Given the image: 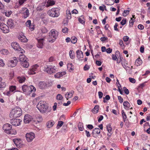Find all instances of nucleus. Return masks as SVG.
I'll use <instances>...</instances> for the list:
<instances>
[{"instance_id":"nucleus-1","label":"nucleus","mask_w":150,"mask_h":150,"mask_svg":"<svg viewBox=\"0 0 150 150\" xmlns=\"http://www.w3.org/2000/svg\"><path fill=\"white\" fill-rule=\"evenodd\" d=\"M37 107L42 113L48 112L51 110L50 108L48 106L45 102L43 101L39 102L37 105Z\"/></svg>"},{"instance_id":"nucleus-2","label":"nucleus","mask_w":150,"mask_h":150,"mask_svg":"<svg viewBox=\"0 0 150 150\" xmlns=\"http://www.w3.org/2000/svg\"><path fill=\"white\" fill-rule=\"evenodd\" d=\"M22 114V112L21 109L19 107H16L12 110L9 116L12 119L20 117Z\"/></svg>"},{"instance_id":"nucleus-3","label":"nucleus","mask_w":150,"mask_h":150,"mask_svg":"<svg viewBox=\"0 0 150 150\" xmlns=\"http://www.w3.org/2000/svg\"><path fill=\"white\" fill-rule=\"evenodd\" d=\"M47 14L52 17H58L59 15V9L58 8H53L49 10Z\"/></svg>"},{"instance_id":"nucleus-4","label":"nucleus","mask_w":150,"mask_h":150,"mask_svg":"<svg viewBox=\"0 0 150 150\" xmlns=\"http://www.w3.org/2000/svg\"><path fill=\"white\" fill-rule=\"evenodd\" d=\"M44 70L50 74L55 73L57 71V69L55 66L52 67L51 66H48L47 65L45 66Z\"/></svg>"},{"instance_id":"nucleus-5","label":"nucleus","mask_w":150,"mask_h":150,"mask_svg":"<svg viewBox=\"0 0 150 150\" xmlns=\"http://www.w3.org/2000/svg\"><path fill=\"white\" fill-rule=\"evenodd\" d=\"M22 89L24 92H32L35 91L36 88L33 86L30 85L29 86L26 85H24L22 86Z\"/></svg>"},{"instance_id":"nucleus-6","label":"nucleus","mask_w":150,"mask_h":150,"mask_svg":"<svg viewBox=\"0 0 150 150\" xmlns=\"http://www.w3.org/2000/svg\"><path fill=\"white\" fill-rule=\"evenodd\" d=\"M25 137L28 142H30L35 138V135L34 133L30 132L26 134Z\"/></svg>"},{"instance_id":"nucleus-7","label":"nucleus","mask_w":150,"mask_h":150,"mask_svg":"<svg viewBox=\"0 0 150 150\" xmlns=\"http://www.w3.org/2000/svg\"><path fill=\"white\" fill-rule=\"evenodd\" d=\"M51 34L50 35V37L51 38H54V39H52L51 40L52 42H53L58 37V32L54 30H52L51 31ZM50 42L51 41H50Z\"/></svg>"},{"instance_id":"nucleus-8","label":"nucleus","mask_w":150,"mask_h":150,"mask_svg":"<svg viewBox=\"0 0 150 150\" xmlns=\"http://www.w3.org/2000/svg\"><path fill=\"white\" fill-rule=\"evenodd\" d=\"M12 119L11 120L10 122V123L13 125L17 126L21 124V122H22L21 120L19 119Z\"/></svg>"},{"instance_id":"nucleus-9","label":"nucleus","mask_w":150,"mask_h":150,"mask_svg":"<svg viewBox=\"0 0 150 150\" xmlns=\"http://www.w3.org/2000/svg\"><path fill=\"white\" fill-rule=\"evenodd\" d=\"M12 126L11 125L9 124L6 123L4 125L3 127V129L5 132L8 133V132L11 129Z\"/></svg>"},{"instance_id":"nucleus-10","label":"nucleus","mask_w":150,"mask_h":150,"mask_svg":"<svg viewBox=\"0 0 150 150\" xmlns=\"http://www.w3.org/2000/svg\"><path fill=\"white\" fill-rule=\"evenodd\" d=\"M39 67V66L37 64H36L32 66V68L30 69L28 71L29 74H34L36 73L35 71H36L37 68Z\"/></svg>"},{"instance_id":"nucleus-11","label":"nucleus","mask_w":150,"mask_h":150,"mask_svg":"<svg viewBox=\"0 0 150 150\" xmlns=\"http://www.w3.org/2000/svg\"><path fill=\"white\" fill-rule=\"evenodd\" d=\"M38 43L37 44V47L38 48H42L43 47L44 45V38L37 39Z\"/></svg>"},{"instance_id":"nucleus-12","label":"nucleus","mask_w":150,"mask_h":150,"mask_svg":"<svg viewBox=\"0 0 150 150\" xmlns=\"http://www.w3.org/2000/svg\"><path fill=\"white\" fill-rule=\"evenodd\" d=\"M38 87L40 89H43L46 87L47 84L44 81H41L38 84Z\"/></svg>"},{"instance_id":"nucleus-13","label":"nucleus","mask_w":150,"mask_h":150,"mask_svg":"<svg viewBox=\"0 0 150 150\" xmlns=\"http://www.w3.org/2000/svg\"><path fill=\"white\" fill-rule=\"evenodd\" d=\"M32 120V118L30 115H25L24 117V122L25 123H29Z\"/></svg>"},{"instance_id":"nucleus-14","label":"nucleus","mask_w":150,"mask_h":150,"mask_svg":"<svg viewBox=\"0 0 150 150\" xmlns=\"http://www.w3.org/2000/svg\"><path fill=\"white\" fill-rule=\"evenodd\" d=\"M11 47L16 50H17L19 49H21V47L17 42H12L11 43Z\"/></svg>"},{"instance_id":"nucleus-15","label":"nucleus","mask_w":150,"mask_h":150,"mask_svg":"<svg viewBox=\"0 0 150 150\" xmlns=\"http://www.w3.org/2000/svg\"><path fill=\"white\" fill-rule=\"evenodd\" d=\"M3 24V26L1 29L3 32L5 33H8L9 31L8 26L5 24Z\"/></svg>"},{"instance_id":"nucleus-16","label":"nucleus","mask_w":150,"mask_h":150,"mask_svg":"<svg viewBox=\"0 0 150 150\" xmlns=\"http://www.w3.org/2000/svg\"><path fill=\"white\" fill-rule=\"evenodd\" d=\"M18 38L22 42H27V39L26 37L22 34L19 35L18 36Z\"/></svg>"},{"instance_id":"nucleus-17","label":"nucleus","mask_w":150,"mask_h":150,"mask_svg":"<svg viewBox=\"0 0 150 150\" xmlns=\"http://www.w3.org/2000/svg\"><path fill=\"white\" fill-rule=\"evenodd\" d=\"M66 74V73L65 71L59 72L55 74L54 76L56 78H58L63 76V75H65Z\"/></svg>"},{"instance_id":"nucleus-18","label":"nucleus","mask_w":150,"mask_h":150,"mask_svg":"<svg viewBox=\"0 0 150 150\" xmlns=\"http://www.w3.org/2000/svg\"><path fill=\"white\" fill-rule=\"evenodd\" d=\"M16 100L19 101L23 99L22 93L19 91L16 94Z\"/></svg>"},{"instance_id":"nucleus-19","label":"nucleus","mask_w":150,"mask_h":150,"mask_svg":"<svg viewBox=\"0 0 150 150\" xmlns=\"http://www.w3.org/2000/svg\"><path fill=\"white\" fill-rule=\"evenodd\" d=\"M24 12L23 13V17L24 18H25L29 16V11L28 9L26 8H25L24 9Z\"/></svg>"},{"instance_id":"nucleus-20","label":"nucleus","mask_w":150,"mask_h":150,"mask_svg":"<svg viewBox=\"0 0 150 150\" xmlns=\"http://www.w3.org/2000/svg\"><path fill=\"white\" fill-rule=\"evenodd\" d=\"M100 132V130L99 128H95L93 131L92 134L93 137L96 136V134H98Z\"/></svg>"},{"instance_id":"nucleus-21","label":"nucleus","mask_w":150,"mask_h":150,"mask_svg":"<svg viewBox=\"0 0 150 150\" xmlns=\"http://www.w3.org/2000/svg\"><path fill=\"white\" fill-rule=\"evenodd\" d=\"M77 56L79 59L81 58H83V52L80 50H78L76 52Z\"/></svg>"},{"instance_id":"nucleus-22","label":"nucleus","mask_w":150,"mask_h":150,"mask_svg":"<svg viewBox=\"0 0 150 150\" xmlns=\"http://www.w3.org/2000/svg\"><path fill=\"white\" fill-rule=\"evenodd\" d=\"M27 58L25 57L24 55H20L19 57V60L21 62H24L26 60Z\"/></svg>"},{"instance_id":"nucleus-23","label":"nucleus","mask_w":150,"mask_h":150,"mask_svg":"<svg viewBox=\"0 0 150 150\" xmlns=\"http://www.w3.org/2000/svg\"><path fill=\"white\" fill-rule=\"evenodd\" d=\"M55 4V2L53 0H48L47 2V4L46 5L47 7L52 6Z\"/></svg>"},{"instance_id":"nucleus-24","label":"nucleus","mask_w":150,"mask_h":150,"mask_svg":"<svg viewBox=\"0 0 150 150\" xmlns=\"http://www.w3.org/2000/svg\"><path fill=\"white\" fill-rule=\"evenodd\" d=\"M2 13L7 17H9L11 14L12 12L10 10L2 11Z\"/></svg>"},{"instance_id":"nucleus-25","label":"nucleus","mask_w":150,"mask_h":150,"mask_svg":"<svg viewBox=\"0 0 150 150\" xmlns=\"http://www.w3.org/2000/svg\"><path fill=\"white\" fill-rule=\"evenodd\" d=\"M107 129L109 132V134H108V135L109 136H110L112 134V128L111 127L110 125V124L108 125L107 126Z\"/></svg>"},{"instance_id":"nucleus-26","label":"nucleus","mask_w":150,"mask_h":150,"mask_svg":"<svg viewBox=\"0 0 150 150\" xmlns=\"http://www.w3.org/2000/svg\"><path fill=\"white\" fill-rule=\"evenodd\" d=\"M17 79L19 83H22L25 81L26 78L24 76H21L18 77H17Z\"/></svg>"},{"instance_id":"nucleus-27","label":"nucleus","mask_w":150,"mask_h":150,"mask_svg":"<svg viewBox=\"0 0 150 150\" xmlns=\"http://www.w3.org/2000/svg\"><path fill=\"white\" fill-rule=\"evenodd\" d=\"M13 142L16 146L18 147L17 146H19L21 143V139H13Z\"/></svg>"},{"instance_id":"nucleus-28","label":"nucleus","mask_w":150,"mask_h":150,"mask_svg":"<svg viewBox=\"0 0 150 150\" xmlns=\"http://www.w3.org/2000/svg\"><path fill=\"white\" fill-rule=\"evenodd\" d=\"M18 62V61H14V60H11L10 61V66L11 67H14L16 65Z\"/></svg>"},{"instance_id":"nucleus-29","label":"nucleus","mask_w":150,"mask_h":150,"mask_svg":"<svg viewBox=\"0 0 150 150\" xmlns=\"http://www.w3.org/2000/svg\"><path fill=\"white\" fill-rule=\"evenodd\" d=\"M21 64L24 67L28 68L29 66V63L26 60L24 62H21Z\"/></svg>"},{"instance_id":"nucleus-30","label":"nucleus","mask_w":150,"mask_h":150,"mask_svg":"<svg viewBox=\"0 0 150 150\" xmlns=\"http://www.w3.org/2000/svg\"><path fill=\"white\" fill-rule=\"evenodd\" d=\"M115 54H113L112 55V57L113 60H116L117 59V57L118 56L117 54H120V52L119 51H116L115 52Z\"/></svg>"},{"instance_id":"nucleus-31","label":"nucleus","mask_w":150,"mask_h":150,"mask_svg":"<svg viewBox=\"0 0 150 150\" xmlns=\"http://www.w3.org/2000/svg\"><path fill=\"white\" fill-rule=\"evenodd\" d=\"M123 105L125 109L127 108H129L130 106V103L127 101H125L123 102Z\"/></svg>"},{"instance_id":"nucleus-32","label":"nucleus","mask_w":150,"mask_h":150,"mask_svg":"<svg viewBox=\"0 0 150 150\" xmlns=\"http://www.w3.org/2000/svg\"><path fill=\"white\" fill-rule=\"evenodd\" d=\"M74 93L67 92L65 94V96L67 100H68L69 98H71L73 96Z\"/></svg>"},{"instance_id":"nucleus-33","label":"nucleus","mask_w":150,"mask_h":150,"mask_svg":"<svg viewBox=\"0 0 150 150\" xmlns=\"http://www.w3.org/2000/svg\"><path fill=\"white\" fill-rule=\"evenodd\" d=\"M54 124V122L51 121L48 122L46 123V125L48 128H50L52 127Z\"/></svg>"},{"instance_id":"nucleus-34","label":"nucleus","mask_w":150,"mask_h":150,"mask_svg":"<svg viewBox=\"0 0 150 150\" xmlns=\"http://www.w3.org/2000/svg\"><path fill=\"white\" fill-rule=\"evenodd\" d=\"M99 107L98 105H96L95 106L94 108L92 110V112L95 113H98V111Z\"/></svg>"},{"instance_id":"nucleus-35","label":"nucleus","mask_w":150,"mask_h":150,"mask_svg":"<svg viewBox=\"0 0 150 150\" xmlns=\"http://www.w3.org/2000/svg\"><path fill=\"white\" fill-rule=\"evenodd\" d=\"M7 24L8 25V27L11 28L13 27L14 26V24L13 23V21L12 20H9L7 22Z\"/></svg>"},{"instance_id":"nucleus-36","label":"nucleus","mask_w":150,"mask_h":150,"mask_svg":"<svg viewBox=\"0 0 150 150\" xmlns=\"http://www.w3.org/2000/svg\"><path fill=\"white\" fill-rule=\"evenodd\" d=\"M121 113H122V117H123V121H124V122H125V121H126V119L127 118L126 115V114H125V112H124V111L123 110H122V111Z\"/></svg>"},{"instance_id":"nucleus-37","label":"nucleus","mask_w":150,"mask_h":150,"mask_svg":"<svg viewBox=\"0 0 150 150\" xmlns=\"http://www.w3.org/2000/svg\"><path fill=\"white\" fill-rule=\"evenodd\" d=\"M77 41V39L76 37L73 36L71 38V42L73 44H75L76 42Z\"/></svg>"},{"instance_id":"nucleus-38","label":"nucleus","mask_w":150,"mask_h":150,"mask_svg":"<svg viewBox=\"0 0 150 150\" xmlns=\"http://www.w3.org/2000/svg\"><path fill=\"white\" fill-rule=\"evenodd\" d=\"M142 62V61L140 59H137L135 61V64L137 66H138L141 64Z\"/></svg>"},{"instance_id":"nucleus-39","label":"nucleus","mask_w":150,"mask_h":150,"mask_svg":"<svg viewBox=\"0 0 150 150\" xmlns=\"http://www.w3.org/2000/svg\"><path fill=\"white\" fill-rule=\"evenodd\" d=\"M6 86V84L4 82H1L0 83V90L2 89V88H4Z\"/></svg>"},{"instance_id":"nucleus-40","label":"nucleus","mask_w":150,"mask_h":150,"mask_svg":"<svg viewBox=\"0 0 150 150\" xmlns=\"http://www.w3.org/2000/svg\"><path fill=\"white\" fill-rule=\"evenodd\" d=\"M78 20L80 23L82 24H83L85 23L84 18L82 16H81V17L79 18Z\"/></svg>"},{"instance_id":"nucleus-41","label":"nucleus","mask_w":150,"mask_h":150,"mask_svg":"<svg viewBox=\"0 0 150 150\" xmlns=\"http://www.w3.org/2000/svg\"><path fill=\"white\" fill-rule=\"evenodd\" d=\"M78 127L79 130L81 131H83V127L82 125V123L79 122L78 125Z\"/></svg>"},{"instance_id":"nucleus-42","label":"nucleus","mask_w":150,"mask_h":150,"mask_svg":"<svg viewBox=\"0 0 150 150\" xmlns=\"http://www.w3.org/2000/svg\"><path fill=\"white\" fill-rule=\"evenodd\" d=\"M70 57L71 59H73L74 57V53L72 50H70L69 52Z\"/></svg>"},{"instance_id":"nucleus-43","label":"nucleus","mask_w":150,"mask_h":150,"mask_svg":"<svg viewBox=\"0 0 150 150\" xmlns=\"http://www.w3.org/2000/svg\"><path fill=\"white\" fill-rule=\"evenodd\" d=\"M9 90L12 92H13L16 88V87L15 86H11L9 87Z\"/></svg>"},{"instance_id":"nucleus-44","label":"nucleus","mask_w":150,"mask_h":150,"mask_svg":"<svg viewBox=\"0 0 150 150\" xmlns=\"http://www.w3.org/2000/svg\"><path fill=\"white\" fill-rule=\"evenodd\" d=\"M41 30L42 33H46L48 31L47 30L45 27H43L41 29Z\"/></svg>"},{"instance_id":"nucleus-45","label":"nucleus","mask_w":150,"mask_h":150,"mask_svg":"<svg viewBox=\"0 0 150 150\" xmlns=\"http://www.w3.org/2000/svg\"><path fill=\"white\" fill-rule=\"evenodd\" d=\"M129 12V10H125L123 13V16L125 17L128 14Z\"/></svg>"},{"instance_id":"nucleus-46","label":"nucleus","mask_w":150,"mask_h":150,"mask_svg":"<svg viewBox=\"0 0 150 150\" xmlns=\"http://www.w3.org/2000/svg\"><path fill=\"white\" fill-rule=\"evenodd\" d=\"M67 68H70L71 70H73L74 67L73 64L71 63H69L67 64Z\"/></svg>"},{"instance_id":"nucleus-47","label":"nucleus","mask_w":150,"mask_h":150,"mask_svg":"<svg viewBox=\"0 0 150 150\" xmlns=\"http://www.w3.org/2000/svg\"><path fill=\"white\" fill-rule=\"evenodd\" d=\"M62 98V96L59 94H58L56 97L57 99L58 100H61Z\"/></svg>"},{"instance_id":"nucleus-48","label":"nucleus","mask_w":150,"mask_h":150,"mask_svg":"<svg viewBox=\"0 0 150 150\" xmlns=\"http://www.w3.org/2000/svg\"><path fill=\"white\" fill-rule=\"evenodd\" d=\"M123 90L126 94L128 95L129 94V90L126 87H123Z\"/></svg>"},{"instance_id":"nucleus-49","label":"nucleus","mask_w":150,"mask_h":150,"mask_svg":"<svg viewBox=\"0 0 150 150\" xmlns=\"http://www.w3.org/2000/svg\"><path fill=\"white\" fill-rule=\"evenodd\" d=\"M137 117H136L135 116L134 117H133L132 119L131 120V121L132 123H133L135 122H137Z\"/></svg>"},{"instance_id":"nucleus-50","label":"nucleus","mask_w":150,"mask_h":150,"mask_svg":"<svg viewBox=\"0 0 150 150\" xmlns=\"http://www.w3.org/2000/svg\"><path fill=\"white\" fill-rule=\"evenodd\" d=\"M8 134H16V131L15 129H12L11 131L8 132Z\"/></svg>"},{"instance_id":"nucleus-51","label":"nucleus","mask_w":150,"mask_h":150,"mask_svg":"<svg viewBox=\"0 0 150 150\" xmlns=\"http://www.w3.org/2000/svg\"><path fill=\"white\" fill-rule=\"evenodd\" d=\"M62 31L64 33H67L68 31V29L66 27H64L62 29Z\"/></svg>"},{"instance_id":"nucleus-52","label":"nucleus","mask_w":150,"mask_h":150,"mask_svg":"<svg viewBox=\"0 0 150 150\" xmlns=\"http://www.w3.org/2000/svg\"><path fill=\"white\" fill-rule=\"evenodd\" d=\"M1 53L3 54H8V51L6 50L3 49L1 51Z\"/></svg>"},{"instance_id":"nucleus-53","label":"nucleus","mask_w":150,"mask_h":150,"mask_svg":"<svg viewBox=\"0 0 150 150\" xmlns=\"http://www.w3.org/2000/svg\"><path fill=\"white\" fill-rule=\"evenodd\" d=\"M118 98L119 101L120 103H122L123 102V99L122 98V97L120 96H118Z\"/></svg>"},{"instance_id":"nucleus-54","label":"nucleus","mask_w":150,"mask_h":150,"mask_svg":"<svg viewBox=\"0 0 150 150\" xmlns=\"http://www.w3.org/2000/svg\"><path fill=\"white\" fill-rule=\"evenodd\" d=\"M129 81L131 82L132 83H135L136 80L134 79L131 78H129Z\"/></svg>"},{"instance_id":"nucleus-55","label":"nucleus","mask_w":150,"mask_h":150,"mask_svg":"<svg viewBox=\"0 0 150 150\" xmlns=\"http://www.w3.org/2000/svg\"><path fill=\"white\" fill-rule=\"evenodd\" d=\"M129 39V37L127 36H125L123 38V40L124 41L127 42Z\"/></svg>"},{"instance_id":"nucleus-56","label":"nucleus","mask_w":150,"mask_h":150,"mask_svg":"<svg viewBox=\"0 0 150 150\" xmlns=\"http://www.w3.org/2000/svg\"><path fill=\"white\" fill-rule=\"evenodd\" d=\"M31 24V21L30 20H28L25 23V25L26 26H29Z\"/></svg>"},{"instance_id":"nucleus-57","label":"nucleus","mask_w":150,"mask_h":150,"mask_svg":"<svg viewBox=\"0 0 150 150\" xmlns=\"http://www.w3.org/2000/svg\"><path fill=\"white\" fill-rule=\"evenodd\" d=\"M127 22V20L126 19L123 20L120 22L121 24L122 25H125Z\"/></svg>"},{"instance_id":"nucleus-58","label":"nucleus","mask_w":150,"mask_h":150,"mask_svg":"<svg viewBox=\"0 0 150 150\" xmlns=\"http://www.w3.org/2000/svg\"><path fill=\"white\" fill-rule=\"evenodd\" d=\"M98 96L99 98H101L103 96V93L101 91H99L98 92Z\"/></svg>"},{"instance_id":"nucleus-59","label":"nucleus","mask_w":150,"mask_h":150,"mask_svg":"<svg viewBox=\"0 0 150 150\" xmlns=\"http://www.w3.org/2000/svg\"><path fill=\"white\" fill-rule=\"evenodd\" d=\"M138 28L140 30H143L144 29V26L142 24H139L138 26Z\"/></svg>"},{"instance_id":"nucleus-60","label":"nucleus","mask_w":150,"mask_h":150,"mask_svg":"<svg viewBox=\"0 0 150 150\" xmlns=\"http://www.w3.org/2000/svg\"><path fill=\"white\" fill-rule=\"evenodd\" d=\"M4 65L3 60L0 59V66L3 67Z\"/></svg>"},{"instance_id":"nucleus-61","label":"nucleus","mask_w":150,"mask_h":150,"mask_svg":"<svg viewBox=\"0 0 150 150\" xmlns=\"http://www.w3.org/2000/svg\"><path fill=\"white\" fill-rule=\"evenodd\" d=\"M112 50V49H111L110 48H109L106 49V52L107 53L110 54Z\"/></svg>"},{"instance_id":"nucleus-62","label":"nucleus","mask_w":150,"mask_h":150,"mask_svg":"<svg viewBox=\"0 0 150 150\" xmlns=\"http://www.w3.org/2000/svg\"><path fill=\"white\" fill-rule=\"evenodd\" d=\"M64 123V122L62 121H59L57 125L59 127H61Z\"/></svg>"},{"instance_id":"nucleus-63","label":"nucleus","mask_w":150,"mask_h":150,"mask_svg":"<svg viewBox=\"0 0 150 150\" xmlns=\"http://www.w3.org/2000/svg\"><path fill=\"white\" fill-rule=\"evenodd\" d=\"M117 26H118L117 23H116L115 24V25L114 26V30H115L118 31L119 30L118 29V28H117Z\"/></svg>"},{"instance_id":"nucleus-64","label":"nucleus","mask_w":150,"mask_h":150,"mask_svg":"<svg viewBox=\"0 0 150 150\" xmlns=\"http://www.w3.org/2000/svg\"><path fill=\"white\" fill-rule=\"evenodd\" d=\"M89 67L87 65H86L83 67L84 70L85 71L88 70L89 69Z\"/></svg>"}]
</instances>
